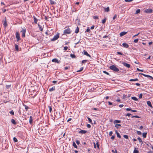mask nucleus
I'll use <instances>...</instances> for the list:
<instances>
[{
    "label": "nucleus",
    "mask_w": 153,
    "mask_h": 153,
    "mask_svg": "<svg viewBox=\"0 0 153 153\" xmlns=\"http://www.w3.org/2000/svg\"><path fill=\"white\" fill-rule=\"evenodd\" d=\"M109 68L115 72H117L119 71V69L114 65H112L110 66Z\"/></svg>",
    "instance_id": "1"
},
{
    "label": "nucleus",
    "mask_w": 153,
    "mask_h": 153,
    "mask_svg": "<svg viewBox=\"0 0 153 153\" xmlns=\"http://www.w3.org/2000/svg\"><path fill=\"white\" fill-rule=\"evenodd\" d=\"M71 29L69 27L65 29L63 31V33L64 34H70L71 33Z\"/></svg>",
    "instance_id": "2"
},
{
    "label": "nucleus",
    "mask_w": 153,
    "mask_h": 153,
    "mask_svg": "<svg viewBox=\"0 0 153 153\" xmlns=\"http://www.w3.org/2000/svg\"><path fill=\"white\" fill-rule=\"evenodd\" d=\"M59 33H57L56 35L54 36V37L51 39V41H53L56 40L59 38Z\"/></svg>",
    "instance_id": "3"
},
{
    "label": "nucleus",
    "mask_w": 153,
    "mask_h": 153,
    "mask_svg": "<svg viewBox=\"0 0 153 153\" xmlns=\"http://www.w3.org/2000/svg\"><path fill=\"white\" fill-rule=\"evenodd\" d=\"M26 32V29H22V30L21 31V32L22 33V37H25Z\"/></svg>",
    "instance_id": "4"
},
{
    "label": "nucleus",
    "mask_w": 153,
    "mask_h": 153,
    "mask_svg": "<svg viewBox=\"0 0 153 153\" xmlns=\"http://www.w3.org/2000/svg\"><path fill=\"white\" fill-rule=\"evenodd\" d=\"M16 37L17 39V42H18L21 39L20 36V34L18 32H17L16 33Z\"/></svg>",
    "instance_id": "5"
},
{
    "label": "nucleus",
    "mask_w": 153,
    "mask_h": 153,
    "mask_svg": "<svg viewBox=\"0 0 153 153\" xmlns=\"http://www.w3.org/2000/svg\"><path fill=\"white\" fill-rule=\"evenodd\" d=\"M144 11L146 13H152L153 10L151 9H146L144 10Z\"/></svg>",
    "instance_id": "6"
},
{
    "label": "nucleus",
    "mask_w": 153,
    "mask_h": 153,
    "mask_svg": "<svg viewBox=\"0 0 153 153\" xmlns=\"http://www.w3.org/2000/svg\"><path fill=\"white\" fill-rule=\"evenodd\" d=\"M122 64L123 65L128 68H129L130 67V64H128V63H126L125 62H122Z\"/></svg>",
    "instance_id": "7"
},
{
    "label": "nucleus",
    "mask_w": 153,
    "mask_h": 153,
    "mask_svg": "<svg viewBox=\"0 0 153 153\" xmlns=\"http://www.w3.org/2000/svg\"><path fill=\"white\" fill-rule=\"evenodd\" d=\"M52 62H55L56 63H59L60 62V60H58L57 59L55 58L53 59L52 60Z\"/></svg>",
    "instance_id": "8"
},
{
    "label": "nucleus",
    "mask_w": 153,
    "mask_h": 153,
    "mask_svg": "<svg viewBox=\"0 0 153 153\" xmlns=\"http://www.w3.org/2000/svg\"><path fill=\"white\" fill-rule=\"evenodd\" d=\"M83 53L84 55L87 56H89L90 57H91V55L88 54V52L85 50H84L83 51Z\"/></svg>",
    "instance_id": "9"
},
{
    "label": "nucleus",
    "mask_w": 153,
    "mask_h": 153,
    "mask_svg": "<svg viewBox=\"0 0 153 153\" xmlns=\"http://www.w3.org/2000/svg\"><path fill=\"white\" fill-rule=\"evenodd\" d=\"M87 132V131L86 130L81 129V130L79 132L80 134H84Z\"/></svg>",
    "instance_id": "10"
},
{
    "label": "nucleus",
    "mask_w": 153,
    "mask_h": 153,
    "mask_svg": "<svg viewBox=\"0 0 153 153\" xmlns=\"http://www.w3.org/2000/svg\"><path fill=\"white\" fill-rule=\"evenodd\" d=\"M33 121V117L31 116H30V119H29V123H30V124H32Z\"/></svg>",
    "instance_id": "11"
},
{
    "label": "nucleus",
    "mask_w": 153,
    "mask_h": 153,
    "mask_svg": "<svg viewBox=\"0 0 153 153\" xmlns=\"http://www.w3.org/2000/svg\"><path fill=\"white\" fill-rule=\"evenodd\" d=\"M123 46L125 48H128L129 47V45L126 43H123L122 44Z\"/></svg>",
    "instance_id": "12"
},
{
    "label": "nucleus",
    "mask_w": 153,
    "mask_h": 153,
    "mask_svg": "<svg viewBox=\"0 0 153 153\" xmlns=\"http://www.w3.org/2000/svg\"><path fill=\"white\" fill-rule=\"evenodd\" d=\"M127 33V32L125 31L121 32L120 33V36H123L125 35L126 33Z\"/></svg>",
    "instance_id": "13"
},
{
    "label": "nucleus",
    "mask_w": 153,
    "mask_h": 153,
    "mask_svg": "<svg viewBox=\"0 0 153 153\" xmlns=\"http://www.w3.org/2000/svg\"><path fill=\"white\" fill-rule=\"evenodd\" d=\"M147 103L149 106L150 107H151L152 108L151 103L150 101H147Z\"/></svg>",
    "instance_id": "14"
},
{
    "label": "nucleus",
    "mask_w": 153,
    "mask_h": 153,
    "mask_svg": "<svg viewBox=\"0 0 153 153\" xmlns=\"http://www.w3.org/2000/svg\"><path fill=\"white\" fill-rule=\"evenodd\" d=\"M3 25L4 26V27L5 28L7 25V21L6 18L5 17V19L4 21V22L3 23Z\"/></svg>",
    "instance_id": "15"
},
{
    "label": "nucleus",
    "mask_w": 153,
    "mask_h": 153,
    "mask_svg": "<svg viewBox=\"0 0 153 153\" xmlns=\"http://www.w3.org/2000/svg\"><path fill=\"white\" fill-rule=\"evenodd\" d=\"M138 149V148H135L134 151L133 153H139V152Z\"/></svg>",
    "instance_id": "16"
},
{
    "label": "nucleus",
    "mask_w": 153,
    "mask_h": 153,
    "mask_svg": "<svg viewBox=\"0 0 153 153\" xmlns=\"http://www.w3.org/2000/svg\"><path fill=\"white\" fill-rule=\"evenodd\" d=\"M104 8L105 12H108L110 11L109 8V7H108L106 8L104 7Z\"/></svg>",
    "instance_id": "17"
},
{
    "label": "nucleus",
    "mask_w": 153,
    "mask_h": 153,
    "mask_svg": "<svg viewBox=\"0 0 153 153\" xmlns=\"http://www.w3.org/2000/svg\"><path fill=\"white\" fill-rule=\"evenodd\" d=\"M79 27L78 26H77L76 28V29L75 30V33H77L79 32Z\"/></svg>",
    "instance_id": "18"
},
{
    "label": "nucleus",
    "mask_w": 153,
    "mask_h": 153,
    "mask_svg": "<svg viewBox=\"0 0 153 153\" xmlns=\"http://www.w3.org/2000/svg\"><path fill=\"white\" fill-rule=\"evenodd\" d=\"M11 122L14 125H16V124L15 120L13 119L11 120Z\"/></svg>",
    "instance_id": "19"
},
{
    "label": "nucleus",
    "mask_w": 153,
    "mask_h": 153,
    "mask_svg": "<svg viewBox=\"0 0 153 153\" xmlns=\"http://www.w3.org/2000/svg\"><path fill=\"white\" fill-rule=\"evenodd\" d=\"M15 49L16 50L18 51H19V46H18V45H17L16 44H15Z\"/></svg>",
    "instance_id": "20"
},
{
    "label": "nucleus",
    "mask_w": 153,
    "mask_h": 153,
    "mask_svg": "<svg viewBox=\"0 0 153 153\" xmlns=\"http://www.w3.org/2000/svg\"><path fill=\"white\" fill-rule=\"evenodd\" d=\"M121 121L120 120H115L114 121V123L115 124V123H120Z\"/></svg>",
    "instance_id": "21"
},
{
    "label": "nucleus",
    "mask_w": 153,
    "mask_h": 153,
    "mask_svg": "<svg viewBox=\"0 0 153 153\" xmlns=\"http://www.w3.org/2000/svg\"><path fill=\"white\" fill-rule=\"evenodd\" d=\"M147 133L144 132L143 133V137L144 138H145L146 137Z\"/></svg>",
    "instance_id": "22"
},
{
    "label": "nucleus",
    "mask_w": 153,
    "mask_h": 153,
    "mask_svg": "<svg viewBox=\"0 0 153 153\" xmlns=\"http://www.w3.org/2000/svg\"><path fill=\"white\" fill-rule=\"evenodd\" d=\"M131 98L132 99L135 101H138V99L136 97H131Z\"/></svg>",
    "instance_id": "23"
},
{
    "label": "nucleus",
    "mask_w": 153,
    "mask_h": 153,
    "mask_svg": "<svg viewBox=\"0 0 153 153\" xmlns=\"http://www.w3.org/2000/svg\"><path fill=\"white\" fill-rule=\"evenodd\" d=\"M137 140H139L140 143H141V145H142L143 144V141L141 140V139L140 138V137H138L137 138Z\"/></svg>",
    "instance_id": "24"
},
{
    "label": "nucleus",
    "mask_w": 153,
    "mask_h": 153,
    "mask_svg": "<svg viewBox=\"0 0 153 153\" xmlns=\"http://www.w3.org/2000/svg\"><path fill=\"white\" fill-rule=\"evenodd\" d=\"M138 79L137 78H135L134 79H130L129 80V81H130V82L135 81H138Z\"/></svg>",
    "instance_id": "25"
},
{
    "label": "nucleus",
    "mask_w": 153,
    "mask_h": 153,
    "mask_svg": "<svg viewBox=\"0 0 153 153\" xmlns=\"http://www.w3.org/2000/svg\"><path fill=\"white\" fill-rule=\"evenodd\" d=\"M139 74L142 75H143V76H144L145 77H150V75H146V74H144L143 73H139Z\"/></svg>",
    "instance_id": "26"
},
{
    "label": "nucleus",
    "mask_w": 153,
    "mask_h": 153,
    "mask_svg": "<svg viewBox=\"0 0 153 153\" xmlns=\"http://www.w3.org/2000/svg\"><path fill=\"white\" fill-rule=\"evenodd\" d=\"M55 90V87L54 86L52 87V88H50L49 89V91H54Z\"/></svg>",
    "instance_id": "27"
},
{
    "label": "nucleus",
    "mask_w": 153,
    "mask_h": 153,
    "mask_svg": "<svg viewBox=\"0 0 153 153\" xmlns=\"http://www.w3.org/2000/svg\"><path fill=\"white\" fill-rule=\"evenodd\" d=\"M33 18L34 19V23L36 24L37 23V22L38 21L37 19H36V18L34 16L33 17Z\"/></svg>",
    "instance_id": "28"
},
{
    "label": "nucleus",
    "mask_w": 153,
    "mask_h": 153,
    "mask_svg": "<svg viewBox=\"0 0 153 153\" xmlns=\"http://www.w3.org/2000/svg\"><path fill=\"white\" fill-rule=\"evenodd\" d=\"M50 2L51 4L52 5L54 4L55 3V2L53 1L52 0H50Z\"/></svg>",
    "instance_id": "29"
},
{
    "label": "nucleus",
    "mask_w": 153,
    "mask_h": 153,
    "mask_svg": "<svg viewBox=\"0 0 153 153\" xmlns=\"http://www.w3.org/2000/svg\"><path fill=\"white\" fill-rule=\"evenodd\" d=\"M121 126V125L120 124H116L115 126V127H116L117 128V129H118V126Z\"/></svg>",
    "instance_id": "30"
},
{
    "label": "nucleus",
    "mask_w": 153,
    "mask_h": 153,
    "mask_svg": "<svg viewBox=\"0 0 153 153\" xmlns=\"http://www.w3.org/2000/svg\"><path fill=\"white\" fill-rule=\"evenodd\" d=\"M48 107L49 108V112L51 113V112L52 109V106H49Z\"/></svg>",
    "instance_id": "31"
},
{
    "label": "nucleus",
    "mask_w": 153,
    "mask_h": 153,
    "mask_svg": "<svg viewBox=\"0 0 153 153\" xmlns=\"http://www.w3.org/2000/svg\"><path fill=\"white\" fill-rule=\"evenodd\" d=\"M140 12V10L139 9L137 10L135 12V14H137Z\"/></svg>",
    "instance_id": "32"
},
{
    "label": "nucleus",
    "mask_w": 153,
    "mask_h": 153,
    "mask_svg": "<svg viewBox=\"0 0 153 153\" xmlns=\"http://www.w3.org/2000/svg\"><path fill=\"white\" fill-rule=\"evenodd\" d=\"M73 146L75 147V148H77V146L76 145V143L74 142L73 144Z\"/></svg>",
    "instance_id": "33"
},
{
    "label": "nucleus",
    "mask_w": 153,
    "mask_h": 153,
    "mask_svg": "<svg viewBox=\"0 0 153 153\" xmlns=\"http://www.w3.org/2000/svg\"><path fill=\"white\" fill-rule=\"evenodd\" d=\"M70 56L72 58H75L76 57L75 55L74 54H71Z\"/></svg>",
    "instance_id": "34"
},
{
    "label": "nucleus",
    "mask_w": 153,
    "mask_h": 153,
    "mask_svg": "<svg viewBox=\"0 0 153 153\" xmlns=\"http://www.w3.org/2000/svg\"><path fill=\"white\" fill-rule=\"evenodd\" d=\"M13 140L15 142H16L18 141L17 139L15 137H14L13 138Z\"/></svg>",
    "instance_id": "35"
},
{
    "label": "nucleus",
    "mask_w": 153,
    "mask_h": 153,
    "mask_svg": "<svg viewBox=\"0 0 153 153\" xmlns=\"http://www.w3.org/2000/svg\"><path fill=\"white\" fill-rule=\"evenodd\" d=\"M23 105L25 107V108L26 110H27L29 108L28 106H27V105L25 104H23Z\"/></svg>",
    "instance_id": "36"
},
{
    "label": "nucleus",
    "mask_w": 153,
    "mask_h": 153,
    "mask_svg": "<svg viewBox=\"0 0 153 153\" xmlns=\"http://www.w3.org/2000/svg\"><path fill=\"white\" fill-rule=\"evenodd\" d=\"M87 118L88 119V120L89 121V122L91 123H92V120H91V119L88 117H87Z\"/></svg>",
    "instance_id": "37"
},
{
    "label": "nucleus",
    "mask_w": 153,
    "mask_h": 153,
    "mask_svg": "<svg viewBox=\"0 0 153 153\" xmlns=\"http://www.w3.org/2000/svg\"><path fill=\"white\" fill-rule=\"evenodd\" d=\"M131 118L135 117L137 118H140V117L137 115L133 116L131 117Z\"/></svg>",
    "instance_id": "38"
},
{
    "label": "nucleus",
    "mask_w": 153,
    "mask_h": 153,
    "mask_svg": "<svg viewBox=\"0 0 153 153\" xmlns=\"http://www.w3.org/2000/svg\"><path fill=\"white\" fill-rule=\"evenodd\" d=\"M103 73H105V74H106L107 75H109V76H110V75L109 74V73H108V72H106V71H103Z\"/></svg>",
    "instance_id": "39"
},
{
    "label": "nucleus",
    "mask_w": 153,
    "mask_h": 153,
    "mask_svg": "<svg viewBox=\"0 0 153 153\" xmlns=\"http://www.w3.org/2000/svg\"><path fill=\"white\" fill-rule=\"evenodd\" d=\"M87 61L88 60H83L82 61V64H83V63H86V62H87Z\"/></svg>",
    "instance_id": "40"
},
{
    "label": "nucleus",
    "mask_w": 153,
    "mask_h": 153,
    "mask_svg": "<svg viewBox=\"0 0 153 153\" xmlns=\"http://www.w3.org/2000/svg\"><path fill=\"white\" fill-rule=\"evenodd\" d=\"M38 26H39V30H40L41 31H42L43 30V28H42V27L40 25H38Z\"/></svg>",
    "instance_id": "41"
},
{
    "label": "nucleus",
    "mask_w": 153,
    "mask_h": 153,
    "mask_svg": "<svg viewBox=\"0 0 153 153\" xmlns=\"http://www.w3.org/2000/svg\"><path fill=\"white\" fill-rule=\"evenodd\" d=\"M106 22V18H105L102 20V24H104Z\"/></svg>",
    "instance_id": "42"
},
{
    "label": "nucleus",
    "mask_w": 153,
    "mask_h": 153,
    "mask_svg": "<svg viewBox=\"0 0 153 153\" xmlns=\"http://www.w3.org/2000/svg\"><path fill=\"white\" fill-rule=\"evenodd\" d=\"M11 86V85H6V87L7 89H8Z\"/></svg>",
    "instance_id": "43"
},
{
    "label": "nucleus",
    "mask_w": 153,
    "mask_h": 153,
    "mask_svg": "<svg viewBox=\"0 0 153 153\" xmlns=\"http://www.w3.org/2000/svg\"><path fill=\"white\" fill-rule=\"evenodd\" d=\"M138 39H135L134 41V42L135 43H137L138 41Z\"/></svg>",
    "instance_id": "44"
},
{
    "label": "nucleus",
    "mask_w": 153,
    "mask_h": 153,
    "mask_svg": "<svg viewBox=\"0 0 153 153\" xmlns=\"http://www.w3.org/2000/svg\"><path fill=\"white\" fill-rule=\"evenodd\" d=\"M123 137L126 139H128V136L127 135H123Z\"/></svg>",
    "instance_id": "45"
},
{
    "label": "nucleus",
    "mask_w": 153,
    "mask_h": 153,
    "mask_svg": "<svg viewBox=\"0 0 153 153\" xmlns=\"http://www.w3.org/2000/svg\"><path fill=\"white\" fill-rule=\"evenodd\" d=\"M112 152H113V153H117V151L116 149H115V150H112Z\"/></svg>",
    "instance_id": "46"
},
{
    "label": "nucleus",
    "mask_w": 153,
    "mask_h": 153,
    "mask_svg": "<svg viewBox=\"0 0 153 153\" xmlns=\"http://www.w3.org/2000/svg\"><path fill=\"white\" fill-rule=\"evenodd\" d=\"M83 68H82V67L81 68H80V69L79 70L77 71V72H79L83 70Z\"/></svg>",
    "instance_id": "47"
},
{
    "label": "nucleus",
    "mask_w": 153,
    "mask_h": 153,
    "mask_svg": "<svg viewBox=\"0 0 153 153\" xmlns=\"http://www.w3.org/2000/svg\"><path fill=\"white\" fill-rule=\"evenodd\" d=\"M10 113L11 114H12V115H14V111H13V110H11V111H10Z\"/></svg>",
    "instance_id": "48"
},
{
    "label": "nucleus",
    "mask_w": 153,
    "mask_h": 153,
    "mask_svg": "<svg viewBox=\"0 0 153 153\" xmlns=\"http://www.w3.org/2000/svg\"><path fill=\"white\" fill-rule=\"evenodd\" d=\"M137 134L139 135H140L141 134V133L140 131H137Z\"/></svg>",
    "instance_id": "49"
},
{
    "label": "nucleus",
    "mask_w": 153,
    "mask_h": 153,
    "mask_svg": "<svg viewBox=\"0 0 153 153\" xmlns=\"http://www.w3.org/2000/svg\"><path fill=\"white\" fill-rule=\"evenodd\" d=\"M93 18L95 19H98V18H99L98 16H93Z\"/></svg>",
    "instance_id": "50"
},
{
    "label": "nucleus",
    "mask_w": 153,
    "mask_h": 153,
    "mask_svg": "<svg viewBox=\"0 0 153 153\" xmlns=\"http://www.w3.org/2000/svg\"><path fill=\"white\" fill-rule=\"evenodd\" d=\"M117 54L120 55H123V53H122L120 52H117Z\"/></svg>",
    "instance_id": "51"
},
{
    "label": "nucleus",
    "mask_w": 153,
    "mask_h": 153,
    "mask_svg": "<svg viewBox=\"0 0 153 153\" xmlns=\"http://www.w3.org/2000/svg\"><path fill=\"white\" fill-rule=\"evenodd\" d=\"M117 137L119 138H121V136L119 133H117Z\"/></svg>",
    "instance_id": "52"
},
{
    "label": "nucleus",
    "mask_w": 153,
    "mask_h": 153,
    "mask_svg": "<svg viewBox=\"0 0 153 153\" xmlns=\"http://www.w3.org/2000/svg\"><path fill=\"white\" fill-rule=\"evenodd\" d=\"M96 145L97 148L99 149V145L98 142H97L96 143Z\"/></svg>",
    "instance_id": "53"
},
{
    "label": "nucleus",
    "mask_w": 153,
    "mask_h": 153,
    "mask_svg": "<svg viewBox=\"0 0 153 153\" xmlns=\"http://www.w3.org/2000/svg\"><path fill=\"white\" fill-rule=\"evenodd\" d=\"M142 96H143V95L141 93L139 95V98H140V99L142 98Z\"/></svg>",
    "instance_id": "54"
},
{
    "label": "nucleus",
    "mask_w": 153,
    "mask_h": 153,
    "mask_svg": "<svg viewBox=\"0 0 153 153\" xmlns=\"http://www.w3.org/2000/svg\"><path fill=\"white\" fill-rule=\"evenodd\" d=\"M133 0H125V1L126 2H131V1H133Z\"/></svg>",
    "instance_id": "55"
},
{
    "label": "nucleus",
    "mask_w": 153,
    "mask_h": 153,
    "mask_svg": "<svg viewBox=\"0 0 153 153\" xmlns=\"http://www.w3.org/2000/svg\"><path fill=\"white\" fill-rule=\"evenodd\" d=\"M92 109L94 110L98 111L99 109L98 108H92Z\"/></svg>",
    "instance_id": "56"
},
{
    "label": "nucleus",
    "mask_w": 153,
    "mask_h": 153,
    "mask_svg": "<svg viewBox=\"0 0 153 153\" xmlns=\"http://www.w3.org/2000/svg\"><path fill=\"white\" fill-rule=\"evenodd\" d=\"M90 31V29H89V27H88V28L86 29V32H89Z\"/></svg>",
    "instance_id": "57"
},
{
    "label": "nucleus",
    "mask_w": 153,
    "mask_h": 153,
    "mask_svg": "<svg viewBox=\"0 0 153 153\" xmlns=\"http://www.w3.org/2000/svg\"><path fill=\"white\" fill-rule=\"evenodd\" d=\"M117 15L116 14L115 15L113 18V19L114 20L115 19L117 18Z\"/></svg>",
    "instance_id": "58"
},
{
    "label": "nucleus",
    "mask_w": 153,
    "mask_h": 153,
    "mask_svg": "<svg viewBox=\"0 0 153 153\" xmlns=\"http://www.w3.org/2000/svg\"><path fill=\"white\" fill-rule=\"evenodd\" d=\"M68 49V47L67 46H65L64 48V50L66 51Z\"/></svg>",
    "instance_id": "59"
},
{
    "label": "nucleus",
    "mask_w": 153,
    "mask_h": 153,
    "mask_svg": "<svg viewBox=\"0 0 153 153\" xmlns=\"http://www.w3.org/2000/svg\"><path fill=\"white\" fill-rule=\"evenodd\" d=\"M113 134V132L112 131H110V132H109V135L110 136H111L112 135V134Z\"/></svg>",
    "instance_id": "60"
},
{
    "label": "nucleus",
    "mask_w": 153,
    "mask_h": 153,
    "mask_svg": "<svg viewBox=\"0 0 153 153\" xmlns=\"http://www.w3.org/2000/svg\"><path fill=\"white\" fill-rule=\"evenodd\" d=\"M131 115V114L130 113H127L126 115H125L126 116H129Z\"/></svg>",
    "instance_id": "61"
},
{
    "label": "nucleus",
    "mask_w": 153,
    "mask_h": 153,
    "mask_svg": "<svg viewBox=\"0 0 153 153\" xmlns=\"http://www.w3.org/2000/svg\"><path fill=\"white\" fill-rule=\"evenodd\" d=\"M76 143H77V144L79 145L80 143L79 141L78 140H76Z\"/></svg>",
    "instance_id": "62"
},
{
    "label": "nucleus",
    "mask_w": 153,
    "mask_h": 153,
    "mask_svg": "<svg viewBox=\"0 0 153 153\" xmlns=\"http://www.w3.org/2000/svg\"><path fill=\"white\" fill-rule=\"evenodd\" d=\"M87 126L88 128H90L91 127V126L89 124H87Z\"/></svg>",
    "instance_id": "63"
},
{
    "label": "nucleus",
    "mask_w": 153,
    "mask_h": 153,
    "mask_svg": "<svg viewBox=\"0 0 153 153\" xmlns=\"http://www.w3.org/2000/svg\"><path fill=\"white\" fill-rule=\"evenodd\" d=\"M126 110L127 111H131V108H127L126 109Z\"/></svg>",
    "instance_id": "64"
}]
</instances>
